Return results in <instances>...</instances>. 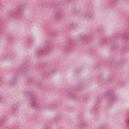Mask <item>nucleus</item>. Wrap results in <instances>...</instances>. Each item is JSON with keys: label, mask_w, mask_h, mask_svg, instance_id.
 <instances>
[{"label": "nucleus", "mask_w": 129, "mask_h": 129, "mask_svg": "<svg viewBox=\"0 0 129 129\" xmlns=\"http://www.w3.org/2000/svg\"><path fill=\"white\" fill-rule=\"evenodd\" d=\"M34 104H37V102L34 103Z\"/></svg>", "instance_id": "nucleus-1"}, {"label": "nucleus", "mask_w": 129, "mask_h": 129, "mask_svg": "<svg viewBox=\"0 0 129 129\" xmlns=\"http://www.w3.org/2000/svg\"><path fill=\"white\" fill-rule=\"evenodd\" d=\"M18 13H20V11L18 10Z\"/></svg>", "instance_id": "nucleus-2"}]
</instances>
